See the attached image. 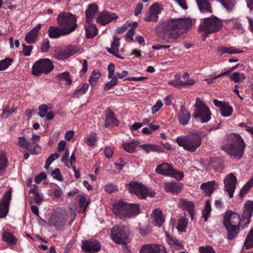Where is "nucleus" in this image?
<instances>
[{"instance_id":"nucleus-1","label":"nucleus","mask_w":253,"mask_h":253,"mask_svg":"<svg viewBox=\"0 0 253 253\" xmlns=\"http://www.w3.org/2000/svg\"><path fill=\"white\" fill-rule=\"evenodd\" d=\"M162 26L164 29L162 39L166 42L172 43L179 35L192 26V21L190 18L172 19L168 22H164Z\"/></svg>"},{"instance_id":"nucleus-2","label":"nucleus","mask_w":253,"mask_h":253,"mask_svg":"<svg viewBox=\"0 0 253 253\" xmlns=\"http://www.w3.org/2000/svg\"><path fill=\"white\" fill-rule=\"evenodd\" d=\"M246 144L243 138L238 133H232L224 138L221 149L231 158L240 159L242 158Z\"/></svg>"},{"instance_id":"nucleus-3","label":"nucleus","mask_w":253,"mask_h":253,"mask_svg":"<svg viewBox=\"0 0 253 253\" xmlns=\"http://www.w3.org/2000/svg\"><path fill=\"white\" fill-rule=\"evenodd\" d=\"M241 218L239 214L230 211H227L224 215L223 224L227 231L228 238L234 239L238 234Z\"/></svg>"},{"instance_id":"nucleus-4","label":"nucleus","mask_w":253,"mask_h":253,"mask_svg":"<svg viewBox=\"0 0 253 253\" xmlns=\"http://www.w3.org/2000/svg\"><path fill=\"white\" fill-rule=\"evenodd\" d=\"M176 142L184 150L189 152H194L200 146L202 138L198 132L191 131L188 135L177 137Z\"/></svg>"},{"instance_id":"nucleus-5","label":"nucleus","mask_w":253,"mask_h":253,"mask_svg":"<svg viewBox=\"0 0 253 253\" xmlns=\"http://www.w3.org/2000/svg\"><path fill=\"white\" fill-rule=\"evenodd\" d=\"M138 205L120 201L113 206V212L121 219H125L136 215L139 213Z\"/></svg>"},{"instance_id":"nucleus-6","label":"nucleus","mask_w":253,"mask_h":253,"mask_svg":"<svg viewBox=\"0 0 253 253\" xmlns=\"http://www.w3.org/2000/svg\"><path fill=\"white\" fill-rule=\"evenodd\" d=\"M56 21L57 25L62 28L68 35L75 31L77 28V17L70 12L60 13Z\"/></svg>"},{"instance_id":"nucleus-7","label":"nucleus","mask_w":253,"mask_h":253,"mask_svg":"<svg viewBox=\"0 0 253 253\" xmlns=\"http://www.w3.org/2000/svg\"><path fill=\"white\" fill-rule=\"evenodd\" d=\"M130 233L128 228L126 226L115 225L111 230V238L115 243L125 245L128 242Z\"/></svg>"},{"instance_id":"nucleus-8","label":"nucleus","mask_w":253,"mask_h":253,"mask_svg":"<svg viewBox=\"0 0 253 253\" xmlns=\"http://www.w3.org/2000/svg\"><path fill=\"white\" fill-rule=\"evenodd\" d=\"M222 26V21L216 17L205 19L200 25L198 30L200 32H205L207 35L214 33L219 31Z\"/></svg>"},{"instance_id":"nucleus-9","label":"nucleus","mask_w":253,"mask_h":253,"mask_svg":"<svg viewBox=\"0 0 253 253\" xmlns=\"http://www.w3.org/2000/svg\"><path fill=\"white\" fill-rule=\"evenodd\" d=\"M155 171L161 175L169 176L181 180L184 177L183 172L174 169L172 166L168 163H163L158 165Z\"/></svg>"},{"instance_id":"nucleus-10","label":"nucleus","mask_w":253,"mask_h":253,"mask_svg":"<svg viewBox=\"0 0 253 253\" xmlns=\"http://www.w3.org/2000/svg\"><path fill=\"white\" fill-rule=\"evenodd\" d=\"M52 62L47 58L39 60L32 67V74L34 76H40L42 74H47L53 69Z\"/></svg>"},{"instance_id":"nucleus-11","label":"nucleus","mask_w":253,"mask_h":253,"mask_svg":"<svg viewBox=\"0 0 253 253\" xmlns=\"http://www.w3.org/2000/svg\"><path fill=\"white\" fill-rule=\"evenodd\" d=\"M126 188L131 194L140 199H145L149 195L148 189L140 183L131 182L126 185Z\"/></svg>"},{"instance_id":"nucleus-12","label":"nucleus","mask_w":253,"mask_h":253,"mask_svg":"<svg viewBox=\"0 0 253 253\" xmlns=\"http://www.w3.org/2000/svg\"><path fill=\"white\" fill-rule=\"evenodd\" d=\"M162 8L157 3L153 4L145 13L144 20L147 22H157L158 21V15L161 13Z\"/></svg>"},{"instance_id":"nucleus-13","label":"nucleus","mask_w":253,"mask_h":253,"mask_svg":"<svg viewBox=\"0 0 253 253\" xmlns=\"http://www.w3.org/2000/svg\"><path fill=\"white\" fill-rule=\"evenodd\" d=\"M237 182V178L232 173H229L224 179V191L228 193L230 198L233 197Z\"/></svg>"},{"instance_id":"nucleus-14","label":"nucleus","mask_w":253,"mask_h":253,"mask_svg":"<svg viewBox=\"0 0 253 253\" xmlns=\"http://www.w3.org/2000/svg\"><path fill=\"white\" fill-rule=\"evenodd\" d=\"M12 191V189L10 188L5 192L2 199L0 200V218L5 217L8 212Z\"/></svg>"},{"instance_id":"nucleus-15","label":"nucleus","mask_w":253,"mask_h":253,"mask_svg":"<svg viewBox=\"0 0 253 253\" xmlns=\"http://www.w3.org/2000/svg\"><path fill=\"white\" fill-rule=\"evenodd\" d=\"M193 116L201 123H204L210 120L211 113L207 106H202L199 109H195Z\"/></svg>"},{"instance_id":"nucleus-16","label":"nucleus","mask_w":253,"mask_h":253,"mask_svg":"<svg viewBox=\"0 0 253 253\" xmlns=\"http://www.w3.org/2000/svg\"><path fill=\"white\" fill-rule=\"evenodd\" d=\"M81 247L85 253H97L100 250L101 244L98 241L91 239L83 241Z\"/></svg>"},{"instance_id":"nucleus-17","label":"nucleus","mask_w":253,"mask_h":253,"mask_svg":"<svg viewBox=\"0 0 253 253\" xmlns=\"http://www.w3.org/2000/svg\"><path fill=\"white\" fill-rule=\"evenodd\" d=\"M214 105L219 108L220 110L221 115L223 117L230 116L233 113V108L228 103L219 101L216 99L213 100Z\"/></svg>"},{"instance_id":"nucleus-18","label":"nucleus","mask_w":253,"mask_h":253,"mask_svg":"<svg viewBox=\"0 0 253 253\" xmlns=\"http://www.w3.org/2000/svg\"><path fill=\"white\" fill-rule=\"evenodd\" d=\"M140 253H166L164 246L158 244L143 245L139 251Z\"/></svg>"},{"instance_id":"nucleus-19","label":"nucleus","mask_w":253,"mask_h":253,"mask_svg":"<svg viewBox=\"0 0 253 253\" xmlns=\"http://www.w3.org/2000/svg\"><path fill=\"white\" fill-rule=\"evenodd\" d=\"M117 18L114 13L108 11L101 12L97 18V21L102 25H106Z\"/></svg>"},{"instance_id":"nucleus-20","label":"nucleus","mask_w":253,"mask_h":253,"mask_svg":"<svg viewBox=\"0 0 253 253\" xmlns=\"http://www.w3.org/2000/svg\"><path fill=\"white\" fill-rule=\"evenodd\" d=\"M253 201H248L244 206L243 212L242 215V220L247 219L245 224H249L250 223V218L253 215Z\"/></svg>"},{"instance_id":"nucleus-21","label":"nucleus","mask_w":253,"mask_h":253,"mask_svg":"<svg viewBox=\"0 0 253 253\" xmlns=\"http://www.w3.org/2000/svg\"><path fill=\"white\" fill-rule=\"evenodd\" d=\"M177 118L179 124L182 125L184 126L188 123L191 116L184 105L180 106L179 111L177 114Z\"/></svg>"},{"instance_id":"nucleus-22","label":"nucleus","mask_w":253,"mask_h":253,"mask_svg":"<svg viewBox=\"0 0 253 253\" xmlns=\"http://www.w3.org/2000/svg\"><path fill=\"white\" fill-rule=\"evenodd\" d=\"M67 33L60 26H50L48 29V36L51 39H57L67 36Z\"/></svg>"},{"instance_id":"nucleus-23","label":"nucleus","mask_w":253,"mask_h":253,"mask_svg":"<svg viewBox=\"0 0 253 253\" xmlns=\"http://www.w3.org/2000/svg\"><path fill=\"white\" fill-rule=\"evenodd\" d=\"M166 241L171 250H180L184 248L183 244L181 241L168 234H167Z\"/></svg>"},{"instance_id":"nucleus-24","label":"nucleus","mask_w":253,"mask_h":253,"mask_svg":"<svg viewBox=\"0 0 253 253\" xmlns=\"http://www.w3.org/2000/svg\"><path fill=\"white\" fill-rule=\"evenodd\" d=\"M166 241L171 250H180L184 248L183 244L181 241L168 234H167Z\"/></svg>"},{"instance_id":"nucleus-25","label":"nucleus","mask_w":253,"mask_h":253,"mask_svg":"<svg viewBox=\"0 0 253 253\" xmlns=\"http://www.w3.org/2000/svg\"><path fill=\"white\" fill-rule=\"evenodd\" d=\"M166 241L171 250H180L184 248L183 244L181 241L168 234H167Z\"/></svg>"},{"instance_id":"nucleus-26","label":"nucleus","mask_w":253,"mask_h":253,"mask_svg":"<svg viewBox=\"0 0 253 253\" xmlns=\"http://www.w3.org/2000/svg\"><path fill=\"white\" fill-rule=\"evenodd\" d=\"M166 241L171 250H180L184 248L183 244L181 241L168 234H167Z\"/></svg>"},{"instance_id":"nucleus-27","label":"nucleus","mask_w":253,"mask_h":253,"mask_svg":"<svg viewBox=\"0 0 253 253\" xmlns=\"http://www.w3.org/2000/svg\"><path fill=\"white\" fill-rule=\"evenodd\" d=\"M183 187L181 183L169 182L165 184V189L166 192L177 194L179 193Z\"/></svg>"},{"instance_id":"nucleus-28","label":"nucleus","mask_w":253,"mask_h":253,"mask_svg":"<svg viewBox=\"0 0 253 253\" xmlns=\"http://www.w3.org/2000/svg\"><path fill=\"white\" fill-rule=\"evenodd\" d=\"M92 21L85 22L84 28L86 32V36L88 39H91L97 34V29L95 25L91 23Z\"/></svg>"},{"instance_id":"nucleus-29","label":"nucleus","mask_w":253,"mask_h":253,"mask_svg":"<svg viewBox=\"0 0 253 253\" xmlns=\"http://www.w3.org/2000/svg\"><path fill=\"white\" fill-rule=\"evenodd\" d=\"M41 27V24H39L36 27L28 33L25 37V41L28 43H33L37 39L38 33Z\"/></svg>"},{"instance_id":"nucleus-30","label":"nucleus","mask_w":253,"mask_h":253,"mask_svg":"<svg viewBox=\"0 0 253 253\" xmlns=\"http://www.w3.org/2000/svg\"><path fill=\"white\" fill-rule=\"evenodd\" d=\"M152 218L156 226L160 227L165 220V217L161 211L159 209H155L153 211L152 214Z\"/></svg>"},{"instance_id":"nucleus-31","label":"nucleus","mask_w":253,"mask_h":253,"mask_svg":"<svg viewBox=\"0 0 253 253\" xmlns=\"http://www.w3.org/2000/svg\"><path fill=\"white\" fill-rule=\"evenodd\" d=\"M98 10V7L95 4H89L85 11L86 21H92V20Z\"/></svg>"},{"instance_id":"nucleus-32","label":"nucleus","mask_w":253,"mask_h":253,"mask_svg":"<svg viewBox=\"0 0 253 253\" xmlns=\"http://www.w3.org/2000/svg\"><path fill=\"white\" fill-rule=\"evenodd\" d=\"M139 141L133 140L129 142H125L122 143V147L126 152L133 153L135 152L136 147L139 145Z\"/></svg>"},{"instance_id":"nucleus-33","label":"nucleus","mask_w":253,"mask_h":253,"mask_svg":"<svg viewBox=\"0 0 253 253\" xmlns=\"http://www.w3.org/2000/svg\"><path fill=\"white\" fill-rule=\"evenodd\" d=\"M196 1L201 12L212 13L211 7L209 0H196Z\"/></svg>"},{"instance_id":"nucleus-34","label":"nucleus","mask_w":253,"mask_h":253,"mask_svg":"<svg viewBox=\"0 0 253 253\" xmlns=\"http://www.w3.org/2000/svg\"><path fill=\"white\" fill-rule=\"evenodd\" d=\"M3 241L6 242L8 245L11 247H14L17 243V239L13 235L12 233L5 232L2 236Z\"/></svg>"},{"instance_id":"nucleus-35","label":"nucleus","mask_w":253,"mask_h":253,"mask_svg":"<svg viewBox=\"0 0 253 253\" xmlns=\"http://www.w3.org/2000/svg\"><path fill=\"white\" fill-rule=\"evenodd\" d=\"M215 181H210L203 183L201 185V189L204 192L206 195L210 196L215 190Z\"/></svg>"},{"instance_id":"nucleus-36","label":"nucleus","mask_w":253,"mask_h":253,"mask_svg":"<svg viewBox=\"0 0 253 253\" xmlns=\"http://www.w3.org/2000/svg\"><path fill=\"white\" fill-rule=\"evenodd\" d=\"M146 153H148L151 152H157L159 153H163V150L158 145L152 144H145L139 146Z\"/></svg>"},{"instance_id":"nucleus-37","label":"nucleus","mask_w":253,"mask_h":253,"mask_svg":"<svg viewBox=\"0 0 253 253\" xmlns=\"http://www.w3.org/2000/svg\"><path fill=\"white\" fill-rule=\"evenodd\" d=\"M178 207L182 210H186L188 212L194 211V205L191 201H187L184 199H181L178 203Z\"/></svg>"},{"instance_id":"nucleus-38","label":"nucleus","mask_w":253,"mask_h":253,"mask_svg":"<svg viewBox=\"0 0 253 253\" xmlns=\"http://www.w3.org/2000/svg\"><path fill=\"white\" fill-rule=\"evenodd\" d=\"M32 141L31 146L33 148V150L31 151L32 154H38L41 151V148L39 145L38 144V142H39L40 140V136L38 135L33 134L32 137Z\"/></svg>"},{"instance_id":"nucleus-39","label":"nucleus","mask_w":253,"mask_h":253,"mask_svg":"<svg viewBox=\"0 0 253 253\" xmlns=\"http://www.w3.org/2000/svg\"><path fill=\"white\" fill-rule=\"evenodd\" d=\"M106 121L104 124L105 127H108L109 126L115 124L117 119L114 116V113L110 110L106 111L105 113Z\"/></svg>"},{"instance_id":"nucleus-40","label":"nucleus","mask_w":253,"mask_h":253,"mask_svg":"<svg viewBox=\"0 0 253 253\" xmlns=\"http://www.w3.org/2000/svg\"><path fill=\"white\" fill-rule=\"evenodd\" d=\"M218 51L221 54L224 53L228 54H237L239 53L243 52V50H239L236 49L235 47H225L221 46L219 47L218 49Z\"/></svg>"},{"instance_id":"nucleus-41","label":"nucleus","mask_w":253,"mask_h":253,"mask_svg":"<svg viewBox=\"0 0 253 253\" xmlns=\"http://www.w3.org/2000/svg\"><path fill=\"white\" fill-rule=\"evenodd\" d=\"M57 78L60 82H65V84H71L72 83V80L70 77V73L68 72H64L60 73L56 76Z\"/></svg>"},{"instance_id":"nucleus-42","label":"nucleus","mask_w":253,"mask_h":253,"mask_svg":"<svg viewBox=\"0 0 253 253\" xmlns=\"http://www.w3.org/2000/svg\"><path fill=\"white\" fill-rule=\"evenodd\" d=\"M188 219L184 216L181 217L178 220L176 228L180 232H185L187 226Z\"/></svg>"},{"instance_id":"nucleus-43","label":"nucleus","mask_w":253,"mask_h":253,"mask_svg":"<svg viewBox=\"0 0 253 253\" xmlns=\"http://www.w3.org/2000/svg\"><path fill=\"white\" fill-rule=\"evenodd\" d=\"M18 145L24 149H27L29 148V149L32 151L33 149L30 144V142L27 140L25 137H18Z\"/></svg>"},{"instance_id":"nucleus-44","label":"nucleus","mask_w":253,"mask_h":253,"mask_svg":"<svg viewBox=\"0 0 253 253\" xmlns=\"http://www.w3.org/2000/svg\"><path fill=\"white\" fill-rule=\"evenodd\" d=\"M230 79L235 83H239L245 80L246 76L243 73L234 72L233 74L230 75Z\"/></svg>"},{"instance_id":"nucleus-45","label":"nucleus","mask_w":253,"mask_h":253,"mask_svg":"<svg viewBox=\"0 0 253 253\" xmlns=\"http://www.w3.org/2000/svg\"><path fill=\"white\" fill-rule=\"evenodd\" d=\"M211 211V203L209 201H207L205 203V206L202 212V216L204 218L205 221H207L208 217L210 215Z\"/></svg>"},{"instance_id":"nucleus-46","label":"nucleus","mask_w":253,"mask_h":253,"mask_svg":"<svg viewBox=\"0 0 253 253\" xmlns=\"http://www.w3.org/2000/svg\"><path fill=\"white\" fill-rule=\"evenodd\" d=\"M87 145L90 147L94 146L98 140V137L96 133H91L89 136L86 138Z\"/></svg>"},{"instance_id":"nucleus-47","label":"nucleus","mask_w":253,"mask_h":253,"mask_svg":"<svg viewBox=\"0 0 253 253\" xmlns=\"http://www.w3.org/2000/svg\"><path fill=\"white\" fill-rule=\"evenodd\" d=\"M55 57L58 60H63L69 57L66 48L57 51L55 53Z\"/></svg>"},{"instance_id":"nucleus-48","label":"nucleus","mask_w":253,"mask_h":253,"mask_svg":"<svg viewBox=\"0 0 253 253\" xmlns=\"http://www.w3.org/2000/svg\"><path fill=\"white\" fill-rule=\"evenodd\" d=\"M253 186V176L250 180L244 186L240 192V196L243 197L250 188Z\"/></svg>"},{"instance_id":"nucleus-49","label":"nucleus","mask_w":253,"mask_h":253,"mask_svg":"<svg viewBox=\"0 0 253 253\" xmlns=\"http://www.w3.org/2000/svg\"><path fill=\"white\" fill-rule=\"evenodd\" d=\"M100 73L96 71H93L91 73L89 77V82L92 86H94L95 85H96V83L97 82L98 79L100 77Z\"/></svg>"},{"instance_id":"nucleus-50","label":"nucleus","mask_w":253,"mask_h":253,"mask_svg":"<svg viewBox=\"0 0 253 253\" xmlns=\"http://www.w3.org/2000/svg\"><path fill=\"white\" fill-rule=\"evenodd\" d=\"M244 246L247 249L253 247V229H252L247 236L244 243Z\"/></svg>"},{"instance_id":"nucleus-51","label":"nucleus","mask_w":253,"mask_h":253,"mask_svg":"<svg viewBox=\"0 0 253 253\" xmlns=\"http://www.w3.org/2000/svg\"><path fill=\"white\" fill-rule=\"evenodd\" d=\"M219 1L225 8L228 11L232 10L235 4V0H220Z\"/></svg>"},{"instance_id":"nucleus-52","label":"nucleus","mask_w":253,"mask_h":253,"mask_svg":"<svg viewBox=\"0 0 253 253\" xmlns=\"http://www.w3.org/2000/svg\"><path fill=\"white\" fill-rule=\"evenodd\" d=\"M13 60L12 59L7 57L0 61V71L7 69L11 64Z\"/></svg>"},{"instance_id":"nucleus-53","label":"nucleus","mask_w":253,"mask_h":253,"mask_svg":"<svg viewBox=\"0 0 253 253\" xmlns=\"http://www.w3.org/2000/svg\"><path fill=\"white\" fill-rule=\"evenodd\" d=\"M88 84L84 83L82 86L79 89L77 90L73 94L74 97H79L81 95L84 94L88 89Z\"/></svg>"},{"instance_id":"nucleus-54","label":"nucleus","mask_w":253,"mask_h":253,"mask_svg":"<svg viewBox=\"0 0 253 253\" xmlns=\"http://www.w3.org/2000/svg\"><path fill=\"white\" fill-rule=\"evenodd\" d=\"M7 166V160L5 156L0 154V175H1Z\"/></svg>"},{"instance_id":"nucleus-55","label":"nucleus","mask_w":253,"mask_h":253,"mask_svg":"<svg viewBox=\"0 0 253 253\" xmlns=\"http://www.w3.org/2000/svg\"><path fill=\"white\" fill-rule=\"evenodd\" d=\"M67 218L68 214L65 212L63 216L61 217H59L58 220L55 222L54 225L55 227L58 229L60 227V226H63L65 224Z\"/></svg>"},{"instance_id":"nucleus-56","label":"nucleus","mask_w":253,"mask_h":253,"mask_svg":"<svg viewBox=\"0 0 253 253\" xmlns=\"http://www.w3.org/2000/svg\"><path fill=\"white\" fill-rule=\"evenodd\" d=\"M48 106L45 104H42L39 107V112L38 113L39 116L42 118H44L48 111Z\"/></svg>"},{"instance_id":"nucleus-57","label":"nucleus","mask_w":253,"mask_h":253,"mask_svg":"<svg viewBox=\"0 0 253 253\" xmlns=\"http://www.w3.org/2000/svg\"><path fill=\"white\" fill-rule=\"evenodd\" d=\"M112 79L106 83L104 85V90L106 91L111 88H112L113 86L116 85L118 83V80L116 79V77H114L112 78Z\"/></svg>"},{"instance_id":"nucleus-58","label":"nucleus","mask_w":253,"mask_h":253,"mask_svg":"<svg viewBox=\"0 0 253 253\" xmlns=\"http://www.w3.org/2000/svg\"><path fill=\"white\" fill-rule=\"evenodd\" d=\"M198 251L200 253H216L212 247L209 245L200 247Z\"/></svg>"},{"instance_id":"nucleus-59","label":"nucleus","mask_w":253,"mask_h":253,"mask_svg":"<svg viewBox=\"0 0 253 253\" xmlns=\"http://www.w3.org/2000/svg\"><path fill=\"white\" fill-rule=\"evenodd\" d=\"M69 57L77 53L80 50V48L76 45H70L66 47Z\"/></svg>"},{"instance_id":"nucleus-60","label":"nucleus","mask_w":253,"mask_h":253,"mask_svg":"<svg viewBox=\"0 0 253 253\" xmlns=\"http://www.w3.org/2000/svg\"><path fill=\"white\" fill-rule=\"evenodd\" d=\"M169 84L172 85L176 88H180L183 87L184 84V82L181 80H171L169 82Z\"/></svg>"},{"instance_id":"nucleus-61","label":"nucleus","mask_w":253,"mask_h":253,"mask_svg":"<svg viewBox=\"0 0 253 253\" xmlns=\"http://www.w3.org/2000/svg\"><path fill=\"white\" fill-rule=\"evenodd\" d=\"M120 45V39L117 37H114L113 41L111 43V48L113 50L119 51V47Z\"/></svg>"},{"instance_id":"nucleus-62","label":"nucleus","mask_w":253,"mask_h":253,"mask_svg":"<svg viewBox=\"0 0 253 253\" xmlns=\"http://www.w3.org/2000/svg\"><path fill=\"white\" fill-rule=\"evenodd\" d=\"M50 47L49 41L48 39H44L42 40L41 44V48L42 52H46L48 51Z\"/></svg>"},{"instance_id":"nucleus-63","label":"nucleus","mask_w":253,"mask_h":253,"mask_svg":"<svg viewBox=\"0 0 253 253\" xmlns=\"http://www.w3.org/2000/svg\"><path fill=\"white\" fill-rule=\"evenodd\" d=\"M51 175L54 179H56L59 181H62L63 180V177L60 174V169L58 168L55 169L52 171Z\"/></svg>"},{"instance_id":"nucleus-64","label":"nucleus","mask_w":253,"mask_h":253,"mask_svg":"<svg viewBox=\"0 0 253 253\" xmlns=\"http://www.w3.org/2000/svg\"><path fill=\"white\" fill-rule=\"evenodd\" d=\"M104 189L105 191L108 193L115 192L118 190L117 186L113 184L105 185Z\"/></svg>"}]
</instances>
